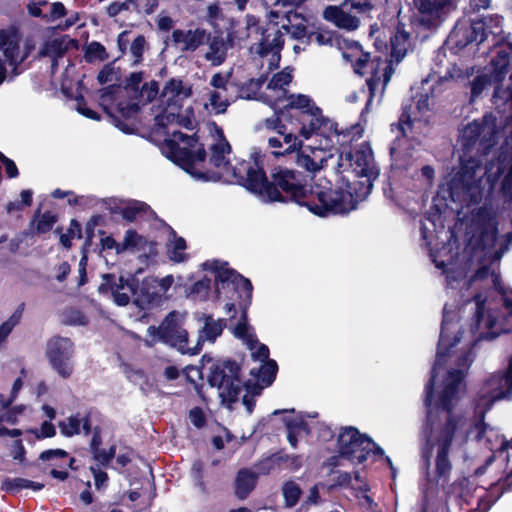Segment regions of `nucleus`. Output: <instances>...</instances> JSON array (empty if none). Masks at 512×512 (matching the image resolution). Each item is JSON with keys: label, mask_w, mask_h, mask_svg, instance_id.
<instances>
[{"label": "nucleus", "mask_w": 512, "mask_h": 512, "mask_svg": "<svg viewBox=\"0 0 512 512\" xmlns=\"http://www.w3.org/2000/svg\"><path fill=\"white\" fill-rule=\"evenodd\" d=\"M60 432L65 437H73L81 433L80 413H76L67 417L66 420L58 423Z\"/></svg>", "instance_id": "ea45409f"}, {"label": "nucleus", "mask_w": 512, "mask_h": 512, "mask_svg": "<svg viewBox=\"0 0 512 512\" xmlns=\"http://www.w3.org/2000/svg\"><path fill=\"white\" fill-rule=\"evenodd\" d=\"M127 200L117 197H108L102 199L103 206L109 211L111 215H121Z\"/></svg>", "instance_id": "864d4df0"}, {"label": "nucleus", "mask_w": 512, "mask_h": 512, "mask_svg": "<svg viewBox=\"0 0 512 512\" xmlns=\"http://www.w3.org/2000/svg\"><path fill=\"white\" fill-rule=\"evenodd\" d=\"M412 120L409 109L405 107L396 123L391 124V131H397L398 135L390 146V155L399 169H407L410 165L411 155L403 154L399 147L403 139L407 138V128H412Z\"/></svg>", "instance_id": "f3484780"}, {"label": "nucleus", "mask_w": 512, "mask_h": 512, "mask_svg": "<svg viewBox=\"0 0 512 512\" xmlns=\"http://www.w3.org/2000/svg\"><path fill=\"white\" fill-rule=\"evenodd\" d=\"M255 32L261 35L258 42L253 43L250 52L261 58L267 57L272 50H283L285 45V32L277 23H267L264 26H257Z\"/></svg>", "instance_id": "4468645a"}, {"label": "nucleus", "mask_w": 512, "mask_h": 512, "mask_svg": "<svg viewBox=\"0 0 512 512\" xmlns=\"http://www.w3.org/2000/svg\"><path fill=\"white\" fill-rule=\"evenodd\" d=\"M458 341L459 339L457 337L451 340L445 336V321L443 320L441 324L440 337L437 345V359L442 360L443 358L449 356L450 350L457 344Z\"/></svg>", "instance_id": "c03bdc74"}, {"label": "nucleus", "mask_w": 512, "mask_h": 512, "mask_svg": "<svg viewBox=\"0 0 512 512\" xmlns=\"http://www.w3.org/2000/svg\"><path fill=\"white\" fill-rule=\"evenodd\" d=\"M150 206L139 200L130 199L127 200L124 210L122 213V218L128 223L134 222L138 216H142L150 211Z\"/></svg>", "instance_id": "72a5a7b5"}, {"label": "nucleus", "mask_w": 512, "mask_h": 512, "mask_svg": "<svg viewBox=\"0 0 512 512\" xmlns=\"http://www.w3.org/2000/svg\"><path fill=\"white\" fill-rule=\"evenodd\" d=\"M473 43L481 44L489 34L497 35L498 32L488 25L486 20H471L470 24L465 25Z\"/></svg>", "instance_id": "7c9ffc66"}, {"label": "nucleus", "mask_w": 512, "mask_h": 512, "mask_svg": "<svg viewBox=\"0 0 512 512\" xmlns=\"http://www.w3.org/2000/svg\"><path fill=\"white\" fill-rule=\"evenodd\" d=\"M337 476L334 479V483L330 485L329 489L333 490L337 487L350 488L352 483V474L350 472L335 471Z\"/></svg>", "instance_id": "680f3d73"}, {"label": "nucleus", "mask_w": 512, "mask_h": 512, "mask_svg": "<svg viewBox=\"0 0 512 512\" xmlns=\"http://www.w3.org/2000/svg\"><path fill=\"white\" fill-rule=\"evenodd\" d=\"M33 433L37 439L52 438L56 435V428L50 421H44Z\"/></svg>", "instance_id": "0e129e2a"}, {"label": "nucleus", "mask_w": 512, "mask_h": 512, "mask_svg": "<svg viewBox=\"0 0 512 512\" xmlns=\"http://www.w3.org/2000/svg\"><path fill=\"white\" fill-rule=\"evenodd\" d=\"M172 234L175 239L172 248L168 249L169 259L175 263H180L187 259V254L183 252L187 248L186 240L181 236H177L174 230H172Z\"/></svg>", "instance_id": "a19ab883"}, {"label": "nucleus", "mask_w": 512, "mask_h": 512, "mask_svg": "<svg viewBox=\"0 0 512 512\" xmlns=\"http://www.w3.org/2000/svg\"><path fill=\"white\" fill-rule=\"evenodd\" d=\"M1 488L6 492L13 493L20 492L23 489H32L34 491H40L44 488V484L24 478H7L2 482Z\"/></svg>", "instance_id": "2f4dec72"}, {"label": "nucleus", "mask_w": 512, "mask_h": 512, "mask_svg": "<svg viewBox=\"0 0 512 512\" xmlns=\"http://www.w3.org/2000/svg\"><path fill=\"white\" fill-rule=\"evenodd\" d=\"M496 118L486 113L481 119L469 123L461 132L458 143L461 148L458 176L463 184L474 181L475 173L496 144Z\"/></svg>", "instance_id": "7ed1b4c3"}, {"label": "nucleus", "mask_w": 512, "mask_h": 512, "mask_svg": "<svg viewBox=\"0 0 512 512\" xmlns=\"http://www.w3.org/2000/svg\"><path fill=\"white\" fill-rule=\"evenodd\" d=\"M253 162L241 161L232 170L236 183L266 203L293 202L306 207L319 217L346 215L359 201L371 193L380 170L376 166L369 143L340 157L342 185L330 181L308 184L301 171L286 166L273 167L267 176L260 153L252 154Z\"/></svg>", "instance_id": "f257e3e1"}, {"label": "nucleus", "mask_w": 512, "mask_h": 512, "mask_svg": "<svg viewBox=\"0 0 512 512\" xmlns=\"http://www.w3.org/2000/svg\"><path fill=\"white\" fill-rule=\"evenodd\" d=\"M287 100L288 103L283 108L275 110L274 116L265 120L266 128L275 130L278 134L268 138V146L274 149L272 154L276 157L295 152L297 166L314 174L321 170L327 162L325 149L312 146L303 147L302 140L294 135L293 129H288L283 120L297 112L318 106L310 96L305 94H290Z\"/></svg>", "instance_id": "f03ea898"}, {"label": "nucleus", "mask_w": 512, "mask_h": 512, "mask_svg": "<svg viewBox=\"0 0 512 512\" xmlns=\"http://www.w3.org/2000/svg\"><path fill=\"white\" fill-rule=\"evenodd\" d=\"M252 298H243L238 300V306L241 311L240 318L233 328V334L236 338L243 340L249 350H253L258 344V339L253 329L248 324V309Z\"/></svg>", "instance_id": "6ab92c4d"}, {"label": "nucleus", "mask_w": 512, "mask_h": 512, "mask_svg": "<svg viewBox=\"0 0 512 512\" xmlns=\"http://www.w3.org/2000/svg\"><path fill=\"white\" fill-rule=\"evenodd\" d=\"M138 93L141 100L145 103H150L157 98L159 93V83L156 80L145 82Z\"/></svg>", "instance_id": "de8ad7c7"}, {"label": "nucleus", "mask_w": 512, "mask_h": 512, "mask_svg": "<svg viewBox=\"0 0 512 512\" xmlns=\"http://www.w3.org/2000/svg\"><path fill=\"white\" fill-rule=\"evenodd\" d=\"M512 44L507 48L497 50L495 56L491 60L492 70L489 75V81L497 85L505 80L511 63Z\"/></svg>", "instance_id": "4be33fe9"}, {"label": "nucleus", "mask_w": 512, "mask_h": 512, "mask_svg": "<svg viewBox=\"0 0 512 512\" xmlns=\"http://www.w3.org/2000/svg\"><path fill=\"white\" fill-rule=\"evenodd\" d=\"M172 40L176 44L183 43V51L193 52L210 40V33L202 28L187 31L175 29L172 32Z\"/></svg>", "instance_id": "412c9836"}, {"label": "nucleus", "mask_w": 512, "mask_h": 512, "mask_svg": "<svg viewBox=\"0 0 512 512\" xmlns=\"http://www.w3.org/2000/svg\"><path fill=\"white\" fill-rule=\"evenodd\" d=\"M140 108L136 103H118L117 111L125 119L131 118L139 112Z\"/></svg>", "instance_id": "774afa93"}, {"label": "nucleus", "mask_w": 512, "mask_h": 512, "mask_svg": "<svg viewBox=\"0 0 512 512\" xmlns=\"http://www.w3.org/2000/svg\"><path fill=\"white\" fill-rule=\"evenodd\" d=\"M260 90L257 87V84L254 83L253 79L247 80L245 83H243L239 88V95L243 99H254L257 93Z\"/></svg>", "instance_id": "bf43d9fd"}, {"label": "nucleus", "mask_w": 512, "mask_h": 512, "mask_svg": "<svg viewBox=\"0 0 512 512\" xmlns=\"http://www.w3.org/2000/svg\"><path fill=\"white\" fill-rule=\"evenodd\" d=\"M189 419L196 428H202L206 425V416L200 407H194L189 411Z\"/></svg>", "instance_id": "338daca9"}, {"label": "nucleus", "mask_w": 512, "mask_h": 512, "mask_svg": "<svg viewBox=\"0 0 512 512\" xmlns=\"http://www.w3.org/2000/svg\"><path fill=\"white\" fill-rule=\"evenodd\" d=\"M173 137L175 139H165L163 143V153L170 161L198 180L204 182L220 180L221 175L218 172L196 169V163L204 162L207 157L203 144H200L196 151H192L199 140L196 133L187 135L181 131H175Z\"/></svg>", "instance_id": "20e7f679"}, {"label": "nucleus", "mask_w": 512, "mask_h": 512, "mask_svg": "<svg viewBox=\"0 0 512 512\" xmlns=\"http://www.w3.org/2000/svg\"><path fill=\"white\" fill-rule=\"evenodd\" d=\"M287 124L288 129H293L294 135L299 139H309L312 135H321L329 138L331 135L340 136L344 134L338 130V124L325 117L320 107H315L310 110H303L297 114L290 115L289 118L283 120ZM349 136V133H347Z\"/></svg>", "instance_id": "39448f33"}, {"label": "nucleus", "mask_w": 512, "mask_h": 512, "mask_svg": "<svg viewBox=\"0 0 512 512\" xmlns=\"http://www.w3.org/2000/svg\"><path fill=\"white\" fill-rule=\"evenodd\" d=\"M104 218L100 214H95L90 217V219L86 222L85 225V240L81 247V250L89 251L92 246V241L95 236V228L101 224H103Z\"/></svg>", "instance_id": "a18cd8bd"}, {"label": "nucleus", "mask_w": 512, "mask_h": 512, "mask_svg": "<svg viewBox=\"0 0 512 512\" xmlns=\"http://www.w3.org/2000/svg\"><path fill=\"white\" fill-rule=\"evenodd\" d=\"M192 86H185L180 78L169 79L163 87L161 95L163 97L170 96L171 99L189 98L192 96Z\"/></svg>", "instance_id": "c85d7f7f"}, {"label": "nucleus", "mask_w": 512, "mask_h": 512, "mask_svg": "<svg viewBox=\"0 0 512 512\" xmlns=\"http://www.w3.org/2000/svg\"><path fill=\"white\" fill-rule=\"evenodd\" d=\"M146 39L144 35H138L130 46V52L134 57V64H140L143 61Z\"/></svg>", "instance_id": "603ef678"}, {"label": "nucleus", "mask_w": 512, "mask_h": 512, "mask_svg": "<svg viewBox=\"0 0 512 512\" xmlns=\"http://www.w3.org/2000/svg\"><path fill=\"white\" fill-rule=\"evenodd\" d=\"M135 289L129 291V296L134 297V303L140 309H149L161 302L160 282L154 276H146L141 283L135 277Z\"/></svg>", "instance_id": "dca6fc26"}, {"label": "nucleus", "mask_w": 512, "mask_h": 512, "mask_svg": "<svg viewBox=\"0 0 512 512\" xmlns=\"http://www.w3.org/2000/svg\"><path fill=\"white\" fill-rule=\"evenodd\" d=\"M435 378L436 374L432 373L430 379L425 384L424 388V405L428 409L429 412H431V408L433 405V398H434V391H435Z\"/></svg>", "instance_id": "052dcab7"}, {"label": "nucleus", "mask_w": 512, "mask_h": 512, "mask_svg": "<svg viewBox=\"0 0 512 512\" xmlns=\"http://www.w3.org/2000/svg\"><path fill=\"white\" fill-rule=\"evenodd\" d=\"M282 491L285 505L290 508L294 507L298 503L302 495L301 488L294 481L285 482Z\"/></svg>", "instance_id": "49530a36"}, {"label": "nucleus", "mask_w": 512, "mask_h": 512, "mask_svg": "<svg viewBox=\"0 0 512 512\" xmlns=\"http://www.w3.org/2000/svg\"><path fill=\"white\" fill-rule=\"evenodd\" d=\"M147 331L157 337L158 341L176 348L182 354L196 355L202 349L200 342L194 347H188V332L177 322L174 312L169 313L158 327L149 326Z\"/></svg>", "instance_id": "1a4fd4ad"}, {"label": "nucleus", "mask_w": 512, "mask_h": 512, "mask_svg": "<svg viewBox=\"0 0 512 512\" xmlns=\"http://www.w3.org/2000/svg\"><path fill=\"white\" fill-rule=\"evenodd\" d=\"M208 383L218 388L222 403L237 402L242 391L241 366L232 359L217 360L210 367Z\"/></svg>", "instance_id": "423d86ee"}, {"label": "nucleus", "mask_w": 512, "mask_h": 512, "mask_svg": "<svg viewBox=\"0 0 512 512\" xmlns=\"http://www.w3.org/2000/svg\"><path fill=\"white\" fill-rule=\"evenodd\" d=\"M230 151L231 146L226 139H223L222 142L213 144L211 147L210 163L216 168L229 164V161L225 159V154L230 153Z\"/></svg>", "instance_id": "e433bc0d"}, {"label": "nucleus", "mask_w": 512, "mask_h": 512, "mask_svg": "<svg viewBox=\"0 0 512 512\" xmlns=\"http://www.w3.org/2000/svg\"><path fill=\"white\" fill-rule=\"evenodd\" d=\"M58 219V215L52 211L47 210L41 213V209L38 208L30 221V227L35 226V233L37 235L45 234L53 229Z\"/></svg>", "instance_id": "a878e982"}, {"label": "nucleus", "mask_w": 512, "mask_h": 512, "mask_svg": "<svg viewBox=\"0 0 512 512\" xmlns=\"http://www.w3.org/2000/svg\"><path fill=\"white\" fill-rule=\"evenodd\" d=\"M204 321V326L201 330L203 336L206 340L210 342H214L221 334L223 330L227 327V319L219 318L217 320L214 319L212 314H203L202 318Z\"/></svg>", "instance_id": "bb28decb"}, {"label": "nucleus", "mask_w": 512, "mask_h": 512, "mask_svg": "<svg viewBox=\"0 0 512 512\" xmlns=\"http://www.w3.org/2000/svg\"><path fill=\"white\" fill-rule=\"evenodd\" d=\"M211 288V279L204 276L202 279L194 282L187 290V297L194 301H205Z\"/></svg>", "instance_id": "f704fd0d"}, {"label": "nucleus", "mask_w": 512, "mask_h": 512, "mask_svg": "<svg viewBox=\"0 0 512 512\" xmlns=\"http://www.w3.org/2000/svg\"><path fill=\"white\" fill-rule=\"evenodd\" d=\"M453 427L451 421H449L447 424H439L436 428L435 445L437 446V455L434 473L438 479L449 478L452 471L449 452L456 434Z\"/></svg>", "instance_id": "f8f14e48"}, {"label": "nucleus", "mask_w": 512, "mask_h": 512, "mask_svg": "<svg viewBox=\"0 0 512 512\" xmlns=\"http://www.w3.org/2000/svg\"><path fill=\"white\" fill-rule=\"evenodd\" d=\"M498 237V223L490 213L480 208L475 216L474 248L479 251L492 249Z\"/></svg>", "instance_id": "ddd939ff"}, {"label": "nucleus", "mask_w": 512, "mask_h": 512, "mask_svg": "<svg viewBox=\"0 0 512 512\" xmlns=\"http://www.w3.org/2000/svg\"><path fill=\"white\" fill-rule=\"evenodd\" d=\"M75 345L68 337L55 335L46 343L45 356L51 368L63 379L71 377L74 371Z\"/></svg>", "instance_id": "9d476101"}, {"label": "nucleus", "mask_w": 512, "mask_h": 512, "mask_svg": "<svg viewBox=\"0 0 512 512\" xmlns=\"http://www.w3.org/2000/svg\"><path fill=\"white\" fill-rule=\"evenodd\" d=\"M66 49L63 47L61 41L55 39L45 45V47L41 50L40 55H52L54 58L62 57Z\"/></svg>", "instance_id": "5fc2aeb1"}, {"label": "nucleus", "mask_w": 512, "mask_h": 512, "mask_svg": "<svg viewBox=\"0 0 512 512\" xmlns=\"http://www.w3.org/2000/svg\"><path fill=\"white\" fill-rule=\"evenodd\" d=\"M209 44V51L205 54V59L211 61L214 66L221 65L226 59V50L224 48V40L221 36H211L206 42Z\"/></svg>", "instance_id": "c756f323"}, {"label": "nucleus", "mask_w": 512, "mask_h": 512, "mask_svg": "<svg viewBox=\"0 0 512 512\" xmlns=\"http://www.w3.org/2000/svg\"><path fill=\"white\" fill-rule=\"evenodd\" d=\"M84 58L86 62L92 63L95 60L105 61L109 58V55L100 42L92 41L86 46Z\"/></svg>", "instance_id": "37998d69"}, {"label": "nucleus", "mask_w": 512, "mask_h": 512, "mask_svg": "<svg viewBox=\"0 0 512 512\" xmlns=\"http://www.w3.org/2000/svg\"><path fill=\"white\" fill-rule=\"evenodd\" d=\"M459 402L458 392L454 391L452 386H445L438 395L434 403L436 410L442 411L446 414L445 421L442 424H447L451 421L454 426L453 431L457 432L459 428L464 426L466 419L463 415L454 412V408Z\"/></svg>", "instance_id": "a211bd4d"}, {"label": "nucleus", "mask_w": 512, "mask_h": 512, "mask_svg": "<svg viewBox=\"0 0 512 512\" xmlns=\"http://www.w3.org/2000/svg\"><path fill=\"white\" fill-rule=\"evenodd\" d=\"M343 7H345L346 10L350 11L356 10L358 13H368L374 8V5L368 0H364L363 2L354 0H344Z\"/></svg>", "instance_id": "4d7b16f0"}, {"label": "nucleus", "mask_w": 512, "mask_h": 512, "mask_svg": "<svg viewBox=\"0 0 512 512\" xmlns=\"http://www.w3.org/2000/svg\"><path fill=\"white\" fill-rule=\"evenodd\" d=\"M484 313H485L484 301L478 300L476 302L475 312H474L473 318L470 323V329L472 332H476L479 329L480 324L484 318Z\"/></svg>", "instance_id": "e2e57ef3"}, {"label": "nucleus", "mask_w": 512, "mask_h": 512, "mask_svg": "<svg viewBox=\"0 0 512 512\" xmlns=\"http://www.w3.org/2000/svg\"><path fill=\"white\" fill-rule=\"evenodd\" d=\"M281 29L290 36L298 41H304V38L308 35L309 27L303 23L298 24H284Z\"/></svg>", "instance_id": "8fccbe9b"}, {"label": "nucleus", "mask_w": 512, "mask_h": 512, "mask_svg": "<svg viewBox=\"0 0 512 512\" xmlns=\"http://www.w3.org/2000/svg\"><path fill=\"white\" fill-rule=\"evenodd\" d=\"M3 53L10 65L17 66L22 60H18V55L20 52L19 40L15 37L11 42L3 48Z\"/></svg>", "instance_id": "09e8293b"}, {"label": "nucleus", "mask_w": 512, "mask_h": 512, "mask_svg": "<svg viewBox=\"0 0 512 512\" xmlns=\"http://www.w3.org/2000/svg\"><path fill=\"white\" fill-rule=\"evenodd\" d=\"M73 238H83L81 224L75 218L70 220V225L67 232L60 235V243L65 249H70L72 247Z\"/></svg>", "instance_id": "79ce46f5"}, {"label": "nucleus", "mask_w": 512, "mask_h": 512, "mask_svg": "<svg viewBox=\"0 0 512 512\" xmlns=\"http://www.w3.org/2000/svg\"><path fill=\"white\" fill-rule=\"evenodd\" d=\"M448 41L454 45L457 50H462L473 43L465 25L456 26L449 35Z\"/></svg>", "instance_id": "58836bf2"}, {"label": "nucleus", "mask_w": 512, "mask_h": 512, "mask_svg": "<svg viewBox=\"0 0 512 512\" xmlns=\"http://www.w3.org/2000/svg\"><path fill=\"white\" fill-rule=\"evenodd\" d=\"M323 18L336 27L348 31H354L360 26L359 18L352 15L350 10H346L343 2L339 6H327L323 11Z\"/></svg>", "instance_id": "aec40b11"}, {"label": "nucleus", "mask_w": 512, "mask_h": 512, "mask_svg": "<svg viewBox=\"0 0 512 512\" xmlns=\"http://www.w3.org/2000/svg\"><path fill=\"white\" fill-rule=\"evenodd\" d=\"M144 79V72H133L125 80V89L134 93H138L140 90V84Z\"/></svg>", "instance_id": "13d9d810"}, {"label": "nucleus", "mask_w": 512, "mask_h": 512, "mask_svg": "<svg viewBox=\"0 0 512 512\" xmlns=\"http://www.w3.org/2000/svg\"><path fill=\"white\" fill-rule=\"evenodd\" d=\"M375 60L379 61L380 57H375L374 60H371L369 53L361 52V55L356 59L354 65H353L355 73H357L359 75H363L364 69L369 65L371 66V69H372L371 76L369 78H367V80H366V84L368 86V90L370 93L369 101H371L373 99V97L375 96V91L380 82V76L378 73V69L374 68Z\"/></svg>", "instance_id": "5701e85b"}, {"label": "nucleus", "mask_w": 512, "mask_h": 512, "mask_svg": "<svg viewBox=\"0 0 512 512\" xmlns=\"http://www.w3.org/2000/svg\"><path fill=\"white\" fill-rule=\"evenodd\" d=\"M277 372V362L273 359H268L266 362H263L257 374L254 373V370H251V375L257 376L265 386H270L275 381Z\"/></svg>", "instance_id": "4c0bfd02"}, {"label": "nucleus", "mask_w": 512, "mask_h": 512, "mask_svg": "<svg viewBox=\"0 0 512 512\" xmlns=\"http://www.w3.org/2000/svg\"><path fill=\"white\" fill-rule=\"evenodd\" d=\"M371 443L372 439L368 435L360 433L357 428L344 427L337 437L339 456L348 460L356 459L358 464H362L368 459Z\"/></svg>", "instance_id": "9b49d317"}, {"label": "nucleus", "mask_w": 512, "mask_h": 512, "mask_svg": "<svg viewBox=\"0 0 512 512\" xmlns=\"http://www.w3.org/2000/svg\"><path fill=\"white\" fill-rule=\"evenodd\" d=\"M147 244V240L144 236L140 235L134 229H128L125 232L123 241L120 242V251L121 254L126 251H137L144 249Z\"/></svg>", "instance_id": "473e14b6"}, {"label": "nucleus", "mask_w": 512, "mask_h": 512, "mask_svg": "<svg viewBox=\"0 0 512 512\" xmlns=\"http://www.w3.org/2000/svg\"><path fill=\"white\" fill-rule=\"evenodd\" d=\"M293 76L290 72H286L282 70L280 72L275 73L270 79L267 88L268 89H281L283 86H287L291 83Z\"/></svg>", "instance_id": "3c124183"}, {"label": "nucleus", "mask_w": 512, "mask_h": 512, "mask_svg": "<svg viewBox=\"0 0 512 512\" xmlns=\"http://www.w3.org/2000/svg\"><path fill=\"white\" fill-rule=\"evenodd\" d=\"M210 105L216 109L217 114L226 112L229 102L227 100H221V95L217 91H212L209 97Z\"/></svg>", "instance_id": "69168bd1"}, {"label": "nucleus", "mask_w": 512, "mask_h": 512, "mask_svg": "<svg viewBox=\"0 0 512 512\" xmlns=\"http://www.w3.org/2000/svg\"><path fill=\"white\" fill-rule=\"evenodd\" d=\"M24 310L25 303L22 302L17 306L12 315L0 325V344L6 340L14 327L20 323Z\"/></svg>", "instance_id": "c9c22d12"}, {"label": "nucleus", "mask_w": 512, "mask_h": 512, "mask_svg": "<svg viewBox=\"0 0 512 512\" xmlns=\"http://www.w3.org/2000/svg\"><path fill=\"white\" fill-rule=\"evenodd\" d=\"M391 57L396 62L401 61L410 47V34L397 28L396 33L390 38Z\"/></svg>", "instance_id": "cd10ccee"}, {"label": "nucleus", "mask_w": 512, "mask_h": 512, "mask_svg": "<svg viewBox=\"0 0 512 512\" xmlns=\"http://www.w3.org/2000/svg\"><path fill=\"white\" fill-rule=\"evenodd\" d=\"M465 378V373L462 369H451L448 371L445 386H452L454 391L459 393V387Z\"/></svg>", "instance_id": "6e6d98bb"}, {"label": "nucleus", "mask_w": 512, "mask_h": 512, "mask_svg": "<svg viewBox=\"0 0 512 512\" xmlns=\"http://www.w3.org/2000/svg\"><path fill=\"white\" fill-rule=\"evenodd\" d=\"M202 268L203 270L215 273V294L218 299L220 298L221 290L230 287L237 294L238 300L252 298L253 285L251 281L236 270L228 267V262L207 260L202 264Z\"/></svg>", "instance_id": "6e6552de"}, {"label": "nucleus", "mask_w": 512, "mask_h": 512, "mask_svg": "<svg viewBox=\"0 0 512 512\" xmlns=\"http://www.w3.org/2000/svg\"><path fill=\"white\" fill-rule=\"evenodd\" d=\"M510 491H512V470L505 477L500 478L489 486L485 498L482 500L483 503L487 504L484 510H489L504 493Z\"/></svg>", "instance_id": "393cba45"}, {"label": "nucleus", "mask_w": 512, "mask_h": 512, "mask_svg": "<svg viewBox=\"0 0 512 512\" xmlns=\"http://www.w3.org/2000/svg\"><path fill=\"white\" fill-rule=\"evenodd\" d=\"M257 484V475L247 468L237 472L234 481V494L239 500L246 499Z\"/></svg>", "instance_id": "b1692460"}, {"label": "nucleus", "mask_w": 512, "mask_h": 512, "mask_svg": "<svg viewBox=\"0 0 512 512\" xmlns=\"http://www.w3.org/2000/svg\"><path fill=\"white\" fill-rule=\"evenodd\" d=\"M413 3V23L425 31L437 30L458 6V0H413Z\"/></svg>", "instance_id": "0eeeda50"}, {"label": "nucleus", "mask_w": 512, "mask_h": 512, "mask_svg": "<svg viewBox=\"0 0 512 512\" xmlns=\"http://www.w3.org/2000/svg\"><path fill=\"white\" fill-rule=\"evenodd\" d=\"M103 282L99 286L100 293L110 292L114 301L119 306H126L130 302L129 291L135 289V276L129 275L128 277H116L113 273H106L102 276Z\"/></svg>", "instance_id": "2eb2a0df"}]
</instances>
